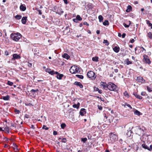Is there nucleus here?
<instances>
[{
	"mask_svg": "<svg viewBox=\"0 0 152 152\" xmlns=\"http://www.w3.org/2000/svg\"><path fill=\"white\" fill-rule=\"evenodd\" d=\"M11 37L13 40L18 41L21 37V35L19 33H12L11 34Z\"/></svg>",
	"mask_w": 152,
	"mask_h": 152,
	"instance_id": "nucleus-1",
	"label": "nucleus"
},
{
	"mask_svg": "<svg viewBox=\"0 0 152 152\" xmlns=\"http://www.w3.org/2000/svg\"><path fill=\"white\" fill-rule=\"evenodd\" d=\"M109 137L110 138L108 139L109 143L114 142L117 141L118 139L117 136L112 133L110 134Z\"/></svg>",
	"mask_w": 152,
	"mask_h": 152,
	"instance_id": "nucleus-2",
	"label": "nucleus"
},
{
	"mask_svg": "<svg viewBox=\"0 0 152 152\" xmlns=\"http://www.w3.org/2000/svg\"><path fill=\"white\" fill-rule=\"evenodd\" d=\"M108 89L110 91H118L117 86L114 83L109 82L108 83Z\"/></svg>",
	"mask_w": 152,
	"mask_h": 152,
	"instance_id": "nucleus-3",
	"label": "nucleus"
},
{
	"mask_svg": "<svg viewBox=\"0 0 152 152\" xmlns=\"http://www.w3.org/2000/svg\"><path fill=\"white\" fill-rule=\"evenodd\" d=\"M70 72L72 74L79 73L80 72L79 68L76 66H72L69 69Z\"/></svg>",
	"mask_w": 152,
	"mask_h": 152,
	"instance_id": "nucleus-4",
	"label": "nucleus"
},
{
	"mask_svg": "<svg viewBox=\"0 0 152 152\" xmlns=\"http://www.w3.org/2000/svg\"><path fill=\"white\" fill-rule=\"evenodd\" d=\"M135 132L136 134L139 135H140L143 134L144 130L140 127L137 126L135 128Z\"/></svg>",
	"mask_w": 152,
	"mask_h": 152,
	"instance_id": "nucleus-5",
	"label": "nucleus"
},
{
	"mask_svg": "<svg viewBox=\"0 0 152 152\" xmlns=\"http://www.w3.org/2000/svg\"><path fill=\"white\" fill-rule=\"evenodd\" d=\"M87 76L92 80H94L96 78V77L95 76V73L92 71H90L87 72Z\"/></svg>",
	"mask_w": 152,
	"mask_h": 152,
	"instance_id": "nucleus-6",
	"label": "nucleus"
},
{
	"mask_svg": "<svg viewBox=\"0 0 152 152\" xmlns=\"http://www.w3.org/2000/svg\"><path fill=\"white\" fill-rule=\"evenodd\" d=\"M143 56L144 58L143 59L144 62L147 64H150L151 62L148 56L146 55H144Z\"/></svg>",
	"mask_w": 152,
	"mask_h": 152,
	"instance_id": "nucleus-7",
	"label": "nucleus"
},
{
	"mask_svg": "<svg viewBox=\"0 0 152 152\" xmlns=\"http://www.w3.org/2000/svg\"><path fill=\"white\" fill-rule=\"evenodd\" d=\"M100 86L101 87H102L105 90H107L108 84H107L106 83L101 82V83Z\"/></svg>",
	"mask_w": 152,
	"mask_h": 152,
	"instance_id": "nucleus-8",
	"label": "nucleus"
},
{
	"mask_svg": "<svg viewBox=\"0 0 152 152\" xmlns=\"http://www.w3.org/2000/svg\"><path fill=\"white\" fill-rule=\"evenodd\" d=\"M136 80L138 82L141 83H144L145 81V80L142 77L140 76L137 77Z\"/></svg>",
	"mask_w": 152,
	"mask_h": 152,
	"instance_id": "nucleus-9",
	"label": "nucleus"
},
{
	"mask_svg": "<svg viewBox=\"0 0 152 152\" xmlns=\"http://www.w3.org/2000/svg\"><path fill=\"white\" fill-rule=\"evenodd\" d=\"M86 113V111L85 109L82 108L81 109L80 112V114L82 116H83Z\"/></svg>",
	"mask_w": 152,
	"mask_h": 152,
	"instance_id": "nucleus-10",
	"label": "nucleus"
},
{
	"mask_svg": "<svg viewBox=\"0 0 152 152\" xmlns=\"http://www.w3.org/2000/svg\"><path fill=\"white\" fill-rule=\"evenodd\" d=\"M74 84L77 86H79L80 88H83V86L80 82L76 81L75 82Z\"/></svg>",
	"mask_w": 152,
	"mask_h": 152,
	"instance_id": "nucleus-11",
	"label": "nucleus"
},
{
	"mask_svg": "<svg viewBox=\"0 0 152 152\" xmlns=\"http://www.w3.org/2000/svg\"><path fill=\"white\" fill-rule=\"evenodd\" d=\"M114 52L116 53H118L120 50V48L118 46H115L113 48Z\"/></svg>",
	"mask_w": 152,
	"mask_h": 152,
	"instance_id": "nucleus-12",
	"label": "nucleus"
},
{
	"mask_svg": "<svg viewBox=\"0 0 152 152\" xmlns=\"http://www.w3.org/2000/svg\"><path fill=\"white\" fill-rule=\"evenodd\" d=\"M27 20V17H23L22 18L21 20L22 23L23 24H25L26 23V20Z\"/></svg>",
	"mask_w": 152,
	"mask_h": 152,
	"instance_id": "nucleus-13",
	"label": "nucleus"
},
{
	"mask_svg": "<svg viewBox=\"0 0 152 152\" xmlns=\"http://www.w3.org/2000/svg\"><path fill=\"white\" fill-rule=\"evenodd\" d=\"M137 98L140 99H142V97L139 95L137 94L136 93H134L133 94Z\"/></svg>",
	"mask_w": 152,
	"mask_h": 152,
	"instance_id": "nucleus-14",
	"label": "nucleus"
},
{
	"mask_svg": "<svg viewBox=\"0 0 152 152\" xmlns=\"http://www.w3.org/2000/svg\"><path fill=\"white\" fill-rule=\"evenodd\" d=\"M20 58V56L19 55L16 54H14L13 55V58L12 59H18Z\"/></svg>",
	"mask_w": 152,
	"mask_h": 152,
	"instance_id": "nucleus-15",
	"label": "nucleus"
},
{
	"mask_svg": "<svg viewBox=\"0 0 152 152\" xmlns=\"http://www.w3.org/2000/svg\"><path fill=\"white\" fill-rule=\"evenodd\" d=\"M63 58L66 59H68L70 58V56L67 53H64L62 56Z\"/></svg>",
	"mask_w": 152,
	"mask_h": 152,
	"instance_id": "nucleus-16",
	"label": "nucleus"
},
{
	"mask_svg": "<svg viewBox=\"0 0 152 152\" xmlns=\"http://www.w3.org/2000/svg\"><path fill=\"white\" fill-rule=\"evenodd\" d=\"M132 10V7L130 5H129L127 7V9L126 10V12H129L131 11Z\"/></svg>",
	"mask_w": 152,
	"mask_h": 152,
	"instance_id": "nucleus-17",
	"label": "nucleus"
},
{
	"mask_svg": "<svg viewBox=\"0 0 152 152\" xmlns=\"http://www.w3.org/2000/svg\"><path fill=\"white\" fill-rule=\"evenodd\" d=\"M20 9L23 11H24L26 10V7L23 6V5H21L20 6Z\"/></svg>",
	"mask_w": 152,
	"mask_h": 152,
	"instance_id": "nucleus-18",
	"label": "nucleus"
},
{
	"mask_svg": "<svg viewBox=\"0 0 152 152\" xmlns=\"http://www.w3.org/2000/svg\"><path fill=\"white\" fill-rule=\"evenodd\" d=\"M80 105V103L78 102L77 104H74L73 105V107L75 108H78Z\"/></svg>",
	"mask_w": 152,
	"mask_h": 152,
	"instance_id": "nucleus-19",
	"label": "nucleus"
},
{
	"mask_svg": "<svg viewBox=\"0 0 152 152\" xmlns=\"http://www.w3.org/2000/svg\"><path fill=\"white\" fill-rule=\"evenodd\" d=\"M10 96L7 95L6 96H3L2 98L4 100H8L10 98Z\"/></svg>",
	"mask_w": 152,
	"mask_h": 152,
	"instance_id": "nucleus-20",
	"label": "nucleus"
},
{
	"mask_svg": "<svg viewBox=\"0 0 152 152\" xmlns=\"http://www.w3.org/2000/svg\"><path fill=\"white\" fill-rule=\"evenodd\" d=\"M146 23L149 26L151 27V28H152V24L150 23V22L149 20H146Z\"/></svg>",
	"mask_w": 152,
	"mask_h": 152,
	"instance_id": "nucleus-21",
	"label": "nucleus"
},
{
	"mask_svg": "<svg viewBox=\"0 0 152 152\" xmlns=\"http://www.w3.org/2000/svg\"><path fill=\"white\" fill-rule=\"evenodd\" d=\"M92 60L93 61H98V57L96 56L93 57L92 58Z\"/></svg>",
	"mask_w": 152,
	"mask_h": 152,
	"instance_id": "nucleus-22",
	"label": "nucleus"
},
{
	"mask_svg": "<svg viewBox=\"0 0 152 152\" xmlns=\"http://www.w3.org/2000/svg\"><path fill=\"white\" fill-rule=\"evenodd\" d=\"M103 23L104 26H108L109 25V22L107 20H105Z\"/></svg>",
	"mask_w": 152,
	"mask_h": 152,
	"instance_id": "nucleus-23",
	"label": "nucleus"
},
{
	"mask_svg": "<svg viewBox=\"0 0 152 152\" xmlns=\"http://www.w3.org/2000/svg\"><path fill=\"white\" fill-rule=\"evenodd\" d=\"M98 18L99 19V21L100 22H102V20H103V18L101 15H99V16Z\"/></svg>",
	"mask_w": 152,
	"mask_h": 152,
	"instance_id": "nucleus-24",
	"label": "nucleus"
},
{
	"mask_svg": "<svg viewBox=\"0 0 152 152\" xmlns=\"http://www.w3.org/2000/svg\"><path fill=\"white\" fill-rule=\"evenodd\" d=\"M124 96L127 98H129V94L126 91H125L124 92Z\"/></svg>",
	"mask_w": 152,
	"mask_h": 152,
	"instance_id": "nucleus-25",
	"label": "nucleus"
},
{
	"mask_svg": "<svg viewBox=\"0 0 152 152\" xmlns=\"http://www.w3.org/2000/svg\"><path fill=\"white\" fill-rule=\"evenodd\" d=\"M142 146L144 148L147 149L148 150V147L147 145H146V144H142Z\"/></svg>",
	"mask_w": 152,
	"mask_h": 152,
	"instance_id": "nucleus-26",
	"label": "nucleus"
},
{
	"mask_svg": "<svg viewBox=\"0 0 152 152\" xmlns=\"http://www.w3.org/2000/svg\"><path fill=\"white\" fill-rule=\"evenodd\" d=\"M13 148H14V150L15 151H18L19 150V149L18 148V147L15 145V146Z\"/></svg>",
	"mask_w": 152,
	"mask_h": 152,
	"instance_id": "nucleus-27",
	"label": "nucleus"
},
{
	"mask_svg": "<svg viewBox=\"0 0 152 152\" xmlns=\"http://www.w3.org/2000/svg\"><path fill=\"white\" fill-rule=\"evenodd\" d=\"M63 76V75L62 74L58 75H57V77L58 79H61Z\"/></svg>",
	"mask_w": 152,
	"mask_h": 152,
	"instance_id": "nucleus-28",
	"label": "nucleus"
},
{
	"mask_svg": "<svg viewBox=\"0 0 152 152\" xmlns=\"http://www.w3.org/2000/svg\"><path fill=\"white\" fill-rule=\"evenodd\" d=\"M134 113L135 114L138 115H139L140 113L137 110H136Z\"/></svg>",
	"mask_w": 152,
	"mask_h": 152,
	"instance_id": "nucleus-29",
	"label": "nucleus"
},
{
	"mask_svg": "<svg viewBox=\"0 0 152 152\" xmlns=\"http://www.w3.org/2000/svg\"><path fill=\"white\" fill-rule=\"evenodd\" d=\"M76 19H77V20L80 21L82 20V18L80 17V15H77L76 16Z\"/></svg>",
	"mask_w": 152,
	"mask_h": 152,
	"instance_id": "nucleus-30",
	"label": "nucleus"
},
{
	"mask_svg": "<svg viewBox=\"0 0 152 152\" xmlns=\"http://www.w3.org/2000/svg\"><path fill=\"white\" fill-rule=\"evenodd\" d=\"M22 16L21 15H17L15 16V18L18 20H19L21 18Z\"/></svg>",
	"mask_w": 152,
	"mask_h": 152,
	"instance_id": "nucleus-31",
	"label": "nucleus"
},
{
	"mask_svg": "<svg viewBox=\"0 0 152 152\" xmlns=\"http://www.w3.org/2000/svg\"><path fill=\"white\" fill-rule=\"evenodd\" d=\"M76 76L78 78L81 79H83V76L82 75H76Z\"/></svg>",
	"mask_w": 152,
	"mask_h": 152,
	"instance_id": "nucleus-32",
	"label": "nucleus"
},
{
	"mask_svg": "<svg viewBox=\"0 0 152 152\" xmlns=\"http://www.w3.org/2000/svg\"><path fill=\"white\" fill-rule=\"evenodd\" d=\"M126 106H127V107L130 108L131 109L132 108V107L130 104H128L127 103H125V105H124V107H126Z\"/></svg>",
	"mask_w": 152,
	"mask_h": 152,
	"instance_id": "nucleus-33",
	"label": "nucleus"
},
{
	"mask_svg": "<svg viewBox=\"0 0 152 152\" xmlns=\"http://www.w3.org/2000/svg\"><path fill=\"white\" fill-rule=\"evenodd\" d=\"M126 64L127 65H129V64H132V62L130 61L129 60V59L128 58H127L126 59Z\"/></svg>",
	"mask_w": 152,
	"mask_h": 152,
	"instance_id": "nucleus-34",
	"label": "nucleus"
},
{
	"mask_svg": "<svg viewBox=\"0 0 152 152\" xmlns=\"http://www.w3.org/2000/svg\"><path fill=\"white\" fill-rule=\"evenodd\" d=\"M87 139L86 138H81V140L84 143L86 142V141H87Z\"/></svg>",
	"mask_w": 152,
	"mask_h": 152,
	"instance_id": "nucleus-35",
	"label": "nucleus"
},
{
	"mask_svg": "<svg viewBox=\"0 0 152 152\" xmlns=\"http://www.w3.org/2000/svg\"><path fill=\"white\" fill-rule=\"evenodd\" d=\"M103 43H105V45L107 46L109 45V43L107 40H104L103 41Z\"/></svg>",
	"mask_w": 152,
	"mask_h": 152,
	"instance_id": "nucleus-36",
	"label": "nucleus"
},
{
	"mask_svg": "<svg viewBox=\"0 0 152 152\" xmlns=\"http://www.w3.org/2000/svg\"><path fill=\"white\" fill-rule=\"evenodd\" d=\"M148 36L149 38L152 39V34L151 32H149L148 34Z\"/></svg>",
	"mask_w": 152,
	"mask_h": 152,
	"instance_id": "nucleus-37",
	"label": "nucleus"
},
{
	"mask_svg": "<svg viewBox=\"0 0 152 152\" xmlns=\"http://www.w3.org/2000/svg\"><path fill=\"white\" fill-rule=\"evenodd\" d=\"M7 84L10 86H12L13 84V83L10 81H7Z\"/></svg>",
	"mask_w": 152,
	"mask_h": 152,
	"instance_id": "nucleus-38",
	"label": "nucleus"
},
{
	"mask_svg": "<svg viewBox=\"0 0 152 152\" xmlns=\"http://www.w3.org/2000/svg\"><path fill=\"white\" fill-rule=\"evenodd\" d=\"M4 130H5L7 131L8 133L9 132V127L7 126L5 128H4Z\"/></svg>",
	"mask_w": 152,
	"mask_h": 152,
	"instance_id": "nucleus-39",
	"label": "nucleus"
},
{
	"mask_svg": "<svg viewBox=\"0 0 152 152\" xmlns=\"http://www.w3.org/2000/svg\"><path fill=\"white\" fill-rule=\"evenodd\" d=\"M66 126V125L64 123H63L61 124V127L62 128L64 129Z\"/></svg>",
	"mask_w": 152,
	"mask_h": 152,
	"instance_id": "nucleus-40",
	"label": "nucleus"
},
{
	"mask_svg": "<svg viewBox=\"0 0 152 152\" xmlns=\"http://www.w3.org/2000/svg\"><path fill=\"white\" fill-rule=\"evenodd\" d=\"M42 129H45L46 130H47L49 128L48 127H46V126L43 125L42 127Z\"/></svg>",
	"mask_w": 152,
	"mask_h": 152,
	"instance_id": "nucleus-41",
	"label": "nucleus"
},
{
	"mask_svg": "<svg viewBox=\"0 0 152 152\" xmlns=\"http://www.w3.org/2000/svg\"><path fill=\"white\" fill-rule=\"evenodd\" d=\"M61 142H63L65 143L66 142V140L65 138H64L61 140Z\"/></svg>",
	"mask_w": 152,
	"mask_h": 152,
	"instance_id": "nucleus-42",
	"label": "nucleus"
},
{
	"mask_svg": "<svg viewBox=\"0 0 152 152\" xmlns=\"http://www.w3.org/2000/svg\"><path fill=\"white\" fill-rule=\"evenodd\" d=\"M147 89L148 91L149 92H151L152 91V90L149 87L147 86Z\"/></svg>",
	"mask_w": 152,
	"mask_h": 152,
	"instance_id": "nucleus-43",
	"label": "nucleus"
},
{
	"mask_svg": "<svg viewBox=\"0 0 152 152\" xmlns=\"http://www.w3.org/2000/svg\"><path fill=\"white\" fill-rule=\"evenodd\" d=\"M38 91H39L37 89H36V90H34V89H32L31 90V91L32 92H37Z\"/></svg>",
	"mask_w": 152,
	"mask_h": 152,
	"instance_id": "nucleus-44",
	"label": "nucleus"
},
{
	"mask_svg": "<svg viewBox=\"0 0 152 152\" xmlns=\"http://www.w3.org/2000/svg\"><path fill=\"white\" fill-rule=\"evenodd\" d=\"M146 93L145 92H142L141 93V95L143 96H145Z\"/></svg>",
	"mask_w": 152,
	"mask_h": 152,
	"instance_id": "nucleus-45",
	"label": "nucleus"
},
{
	"mask_svg": "<svg viewBox=\"0 0 152 152\" xmlns=\"http://www.w3.org/2000/svg\"><path fill=\"white\" fill-rule=\"evenodd\" d=\"M49 73L51 75H53L55 73H54V71L52 70V71H50Z\"/></svg>",
	"mask_w": 152,
	"mask_h": 152,
	"instance_id": "nucleus-46",
	"label": "nucleus"
},
{
	"mask_svg": "<svg viewBox=\"0 0 152 152\" xmlns=\"http://www.w3.org/2000/svg\"><path fill=\"white\" fill-rule=\"evenodd\" d=\"M94 90L95 91H98L99 89L98 88L96 87H95L94 88Z\"/></svg>",
	"mask_w": 152,
	"mask_h": 152,
	"instance_id": "nucleus-47",
	"label": "nucleus"
},
{
	"mask_svg": "<svg viewBox=\"0 0 152 152\" xmlns=\"http://www.w3.org/2000/svg\"><path fill=\"white\" fill-rule=\"evenodd\" d=\"M123 25L126 28H128L129 27V25H127L125 23H124Z\"/></svg>",
	"mask_w": 152,
	"mask_h": 152,
	"instance_id": "nucleus-48",
	"label": "nucleus"
},
{
	"mask_svg": "<svg viewBox=\"0 0 152 152\" xmlns=\"http://www.w3.org/2000/svg\"><path fill=\"white\" fill-rule=\"evenodd\" d=\"M9 139H8L6 137H4L3 139V140L4 141H7L8 140H9Z\"/></svg>",
	"mask_w": 152,
	"mask_h": 152,
	"instance_id": "nucleus-49",
	"label": "nucleus"
},
{
	"mask_svg": "<svg viewBox=\"0 0 152 152\" xmlns=\"http://www.w3.org/2000/svg\"><path fill=\"white\" fill-rule=\"evenodd\" d=\"M148 150L150 151L152 150V145H150V148L148 147Z\"/></svg>",
	"mask_w": 152,
	"mask_h": 152,
	"instance_id": "nucleus-50",
	"label": "nucleus"
},
{
	"mask_svg": "<svg viewBox=\"0 0 152 152\" xmlns=\"http://www.w3.org/2000/svg\"><path fill=\"white\" fill-rule=\"evenodd\" d=\"M28 66L29 67H31L32 66V64L31 63L28 62Z\"/></svg>",
	"mask_w": 152,
	"mask_h": 152,
	"instance_id": "nucleus-51",
	"label": "nucleus"
},
{
	"mask_svg": "<svg viewBox=\"0 0 152 152\" xmlns=\"http://www.w3.org/2000/svg\"><path fill=\"white\" fill-rule=\"evenodd\" d=\"M50 69H47L46 70H45V71L46 72H48L49 73V72H50Z\"/></svg>",
	"mask_w": 152,
	"mask_h": 152,
	"instance_id": "nucleus-52",
	"label": "nucleus"
},
{
	"mask_svg": "<svg viewBox=\"0 0 152 152\" xmlns=\"http://www.w3.org/2000/svg\"><path fill=\"white\" fill-rule=\"evenodd\" d=\"M5 55L6 56H7L9 55V53L7 51H6L5 52Z\"/></svg>",
	"mask_w": 152,
	"mask_h": 152,
	"instance_id": "nucleus-53",
	"label": "nucleus"
},
{
	"mask_svg": "<svg viewBox=\"0 0 152 152\" xmlns=\"http://www.w3.org/2000/svg\"><path fill=\"white\" fill-rule=\"evenodd\" d=\"M68 0H63V1L65 4H67L68 3V2L67 1Z\"/></svg>",
	"mask_w": 152,
	"mask_h": 152,
	"instance_id": "nucleus-54",
	"label": "nucleus"
},
{
	"mask_svg": "<svg viewBox=\"0 0 152 152\" xmlns=\"http://www.w3.org/2000/svg\"><path fill=\"white\" fill-rule=\"evenodd\" d=\"M53 134L54 135H56L57 134V132L56 131H54L53 132Z\"/></svg>",
	"mask_w": 152,
	"mask_h": 152,
	"instance_id": "nucleus-55",
	"label": "nucleus"
},
{
	"mask_svg": "<svg viewBox=\"0 0 152 152\" xmlns=\"http://www.w3.org/2000/svg\"><path fill=\"white\" fill-rule=\"evenodd\" d=\"M83 24L84 25H86L87 26H89V24L87 22H84L83 23Z\"/></svg>",
	"mask_w": 152,
	"mask_h": 152,
	"instance_id": "nucleus-56",
	"label": "nucleus"
},
{
	"mask_svg": "<svg viewBox=\"0 0 152 152\" xmlns=\"http://www.w3.org/2000/svg\"><path fill=\"white\" fill-rule=\"evenodd\" d=\"M98 108L99 110H102V107L100 106H99L98 105Z\"/></svg>",
	"mask_w": 152,
	"mask_h": 152,
	"instance_id": "nucleus-57",
	"label": "nucleus"
},
{
	"mask_svg": "<svg viewBox=\"0 0 152 152\" xmlns=\"http://www.w3.org/2000/svg\"><path fill=\"white\" fill-rule=\"evenodd\" d=\"M73 21L74 22H76V23H77V20L76 18V19L75 18V19H73Z\"/></svg>",
	"mask_w": 152,
	"mask_h": 152,
	"instance_id": "nucleus-58",
	"label": "nucleus"
},
{
	"mask_svg": "<svg viewBox=\"0 0 152 152\" xmlns=\"http://www.w3.org/2000/svg\"><path fill=\"white\" fill-rule=\"evenodd\" d=\"M38 12L39 14V15H41L42 14V12L40 10H38Z\"/></svg>",
	"mask_w": 152,
	"mask_h": 152,
	"instance_id": "nucleus-59",
	"label": "nucleus"
},
{
	"mask_svg": "<svg viewBox=\"0 0 152 152\" xmlns=\"http://www.w3.org/2000/svg\"><path fill=\"white\" fill-rule=\"evenodd\" d=\"M130 42L131 43H133L134 42V39H132L130 40Z\"/></svg>",
	"mask_w": 152,
	"mask_h": 152,
	"instance_id": "nucleus-60",
	"label": "nucleus"
},
{
	"mask_svg": "<svg viewBox=\"0 0 152 152\" xmlns=\"http://www.w3.org/2000/svg\"><path fill=\"white\" fill-rule=\"evenodd\" d=\"M125 36H126V34H125V33H123V34H122V37L123 38H124V37H125Z\"/></svg>",
	"mask_w": 152,
	"mask_h": 152,
	"instance_id": "nucleus-61",
	"label": "nucleus"
},
{
	"mask_svg": "<svg viewBox=\"0 0 152 152\" xmlns=\"http://www.w3.org/2000/svg\"><path fill=\"white\" fill-rule=\"evenodd\" d=\"M98 92L99 94H101L102 93V91L101 90H99V91H98Z\"/></svg>",
	"mask_w": 152,
	"mask_h": 152,
	"instance_id": "nucleus-62",
	"label": "nucleus"
},
{
	"mask_svg": "<svg viewBox=\"0 0 152 152\" xmlns=\"http://www.w3.org/2000/svg\"><path fill=\"white\" fill-rule=\"evenodd\" d=\"M100 100L103 101V102H104V98H102V97H100Z\"/></svg>",
	"mask_w": 152,
	"mask_h": 152,
	"instance_id": "nucleus-63",
	"label": "nucleus"
},
{
	"mask_svg": "<svg viewBox=\"0 0 152 152\" xmlns=\"http://www.w3.org/2000/svg\"><path fill=\"white\" fill-rule=\"evenodd\" d=\"M15 112H16L17 113L19 114L20 112V111L19 110H15Z\"/></svg>",
	"mask_w": 152,
	"mask_h": 152,
	"instance_id": "nucleus-64",
	"label": "nucleus"
}]
</instances>
